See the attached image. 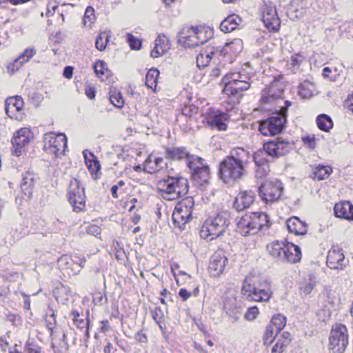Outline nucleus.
<instances>
[{
    "label": "nucleus",
    "instance_id": "cd10ccee",
    "mask_svg": "<svg viewBox=\"0 0 353 353\" xmlns=\"http://www.w3.org/2000/svg\"><path fill=\"white\" fill-rule=\"evenodd\" d=\"M37 181V176L31 172H26L22 178L21 188L23 194L28 198L32 195L34 183Z\"/></svg>",
    "mask_w": 353,
    "mask_h": 353
},
{
    "label": "nucleus",
    "instance_id": "79ce46f5",
    "mask_svg": "<svg viewBox=\"0 0 353 353\" xmlns=\"http://www.w3.org/2000/svg\"><path fill=\"white\" fill-rule=\"evenodd\" d=\"M277 335L278 334H276V329L273 327V325H268L263 335L264 345L268 346L272 344Z\"/></svg>",
    "mask_w": 353,
    "mask_h": 353
},
{
    "label": "nucleus",
    "instance_id": "5fc2aeb1",
    "mask_svg": "<svg viewBox=\"0 0 353 353\" xmlns=\"http://www.w3.org/2000/svg\"><path fill=\"white\" fill-rule=\"evenodd\" d=\"M241 73H227L223 77V83L239 82L241 79Z\"/></svg>",
    "mask_w": 353,
    "mask_h": 353
},
{
    "label": "nucleus",
    "instance_id": "774afa93",
    "mask_svg": "<svg viewBox=\"0 0 353 353\" xmlns=\"http://www.w3.org/2000/svg\"><path fill=\"white\" fill-rule=\"evenodd\" d=\"M103 294L100 292H95L93 295V302L95 304H101L103 300Z\"/></svg>",
    "mask_w": 353,
    "mask_h": 353
},
{
    "label": "nucleus",
    "instance_id": "a19ab883",
    "mask_svg": "<svg viewBox=\"0 0 353 353\" xmlns=\"http://www.w3.org/2000/svg\"><path fill=\"white\" fill-rule=\"evenodd\" d=\"M270 325H272L276 334H279L286 325V317L281 314H276L272 316Z\"/></svg>",
    "mask_w": 353,
    "mask_h": 353
},
{
    "label": "nucleus",
    "instance_id": "052dcab7",
    "mask_svg": "<svg viewBox=\"0 0 353 353\" xmlns=\"http://www.w3.org/2000/svg\"><path fill=\"white\" fill-rule=\"evenodd\" d=\"M304 143L308 144L309 147L312 149L315 148V138L314 137L307 136L303 137Z\"/></svg>",
    "mask_w": 353,
    "mask_h": 353
},
{
    "label": "nucleus",
    "instance_id": "338daca9",
    "mask_svg": "<svg viewBox=\"0 0 353 353\" xmlns=\"http://www.w3.org/2000/svg\"><path fill=\"white\" fill-rule=\"evenodd\" d=\"M135 339L140 343L147 342V336L142 332H139L135 334Z\"/></svg>",
    "mask_w": 353,
    "mask_h": 353
},
{
    "label": "nucleus",
    "instance_id": "f257e3e1",
    "mask_svg": "<svg viewBox=\"0 0 353 353\" xmlns=\"http://www.w3.org/2000/svg\"><path fill=\"white\" fill-rule=\"evenodd\" d=\"M250 154L247 150L238 148L233 150L220 163L219 174L225 183L232 185L247 174Z\"/></svg>",
    "mask_w": 353,
    "mask_h": 353
},
{
    "label": "nucleus",
    "instance_id": "f8f14e48",
    "mask_svg": "<svg viewBox=\"0 0 353 353\" xmlns=\"http://www.w3.org/2000/svg\"><path fill=\"white\" fill-rule=\"evenodd\" d=\"M43 142L44 150L57 157L63 154L67 148V138L63 134H46Z\"/></svg>",
    "mask_w": 353,
    "mask_h": 353
},
{
    "label": "nucleus",
    "instance_id": "412c9836",
    "mask_svg": "<svg viewBox=\"0 0 353 353\" xmlns=\"http://www.w3.org/2000/svg\"><path fill=\"white\" fill-rule=\"evenodd\" d=\"M307 0H292L286 8V14L292 20L301 18L305 12Z\"/></svg>",
    "mask_w": 353,
    "mask_h": 353
},
{
    "label": "nucleus",
    "instance_id": "37998d69",
    "mask_svg": "<svg viewBox=\"0 0 353 353\" xmlns=\"http://www.w3.org/2000/svg\"><path fill=\"white\" fill-rule=\"evenodd\" d=\"M110 101L115 107L121 108L124 105V100L121 94L115 88L111 89L109 92Z\"/></svg>",
    "mask_w": 353,
    "mask_h": 353
},
{
    "label": "nucleus",
    "instance_id": "f704fd0d",
    "mask_svg": "<svg viewBox=\"0 0 353 353\" xmlns=\"http://www.w3.org/2000/svg\"><path fill=\"white\" fill-rule=\"evenodd\" d=\"M242 21L236 14H232L225 18L220 24V29L223 32H230L235 30L238 25Z\"/></svg>",
    "mask_w": 353,
    "mask_h": 353
},
{
    "label": "nucleus",
    "instance_id": "8fccbe9b",
    "mask_svg": "<svg viewBox=\"0 0 353 353\" xmlns=\"http://www.w3.org/2000/svg\"><path fill=\"white\" fill-rule=\"evenodd\" d=\"M194 205V201L193 198L191 196H186L176 204V205L192 212L193 210Z\"/></svg>",
    "mask_w": 353,
    "mask_h": 353
},
{
    "label": "nucleus",
    "instance_id": "69168bd1",
    "mask_svg": "<svg viewBox=\"0 0 353 353\" xmlns=\"http://www.w3.org/2000/svg\"><path fill=\"white\" fill-rule=\"evenodd\" d=\"M73 74V67L72 66H66L63 70V76L66 79H71Z\"/></svg>",
    "mask_w": 353,
    "mask_h": 353
},
{
    "label": "nucleus",
    "instance_id": "58836bf2",
    "mask_svg": "<svg viewBox=\"0 0 353 353\" xmlns=\"http://www.w3.org/2000/svg\"><path fill=\"white\" fill-rule=\"evenodd\" d=\"M316 124L320 130L325 132H328L333 127V123L331 118L325 114H322L317 117Z\"/></svg>",
    "mask_w": 353,
    "mask_h": 353
},
{
    "label": "nucleus",
    "instance_id": "4be33fe9",
    "mask_svg": "<svg viewBox=\"0 0 353 353\" xmlns=\"http://www.w3.org/2000/svg\"><path fill=\"white\" fill-rule=\"evenodd\" d=\"M192 211L176 205L172 216L174 225L184 230L185 225L192 218Z\"/></svg>",
    "mask_w": 353,
    "mask_h": 353
},
{
    "label": "nucleus",
    "instance_id": "ea45409f",
    "mask_svg": "<svg viewBox=\"0 0 353 353\" xmlns=\"http://www.w3.org/2000/svg\"><path fill=\"white\" fill-rule=\"evenodd\" d=\"M84 156L85 163L90 172L91 173V175L92 176V178L94 179H97L99 177L101 169L99 161L96 159L88 160L86 155L84 154Z\"/></svg>",
    "mask_w": 353,
    "mask_h": 353
},
{
    "label": "nucleus",
    "instance_id": "de8ad7c7",
    "mask_svg": "<svg viewBox=\"0 0 353 353\" xmlns=\"http://www.w3.org/2000/svg\"><path fill=\"white\" fill-rule=\"evenodd\" d=\"M95 20L94 10L93 8L88 6L84 13L83 22L85 26H90Z\"/></svg>",
    "mask_w": 353,
    "mask_h": 353
},
{
    "label": "nucleus",
    "instance_id": "f3484780",
    "mask_svg": "<svg viewBox=\"0 0 353 353\" xmlns=\"http://www.w3.org/2000/svg\"><path fill=\"white\" fill-rule=\"evenodd\" d=\"M228 263V258L222 251L215 252L210 259L208 271L213 277L220 276Z\"/></svg>",
    "mask_w": 353,
    "mask_h": 353
},
{
    "label": "nucleus",
    "instance_id": "20e7f679",
    "mask_svg": "<svg viewBox=\"0 0 353 353\" xmlns=\"http://www.w3.org/2000/svg\"><path fill=\"white\" fill-rule=\"evenodd\" d=\"M241 292L245 299L253 301H268L272 295L270 285L253 275L245 278Z\"/></svg>",
    "mask_w": 353,
    "mask_h": 353
},
{
    "label": "nucleus",
    "instance_id": "473e14b6",
    "mask_svg": "<svg viewBox=\"0 0 353 353\" xmlns=\"http://www.w3.org/2000/svg\"><path fill=\"white\" fill-rule=\"evenodd\" d=\"M252 217L250 214H245L237 221V231L243 236L253 232Z\"/></svg>",
    "mask_w": 353,
    "mask_h": 353
},
{
    "label": "nucleus",
    "instance_id": "e2e57ef3",
    "mask_svg": "<svg viewBox=\"0 0 353 353\" xmlns=\"http://www.w3.org/2000/svg\"><path fill=\"white\" fill-rule=\"evenodd\" d=\"M285 348L286 347H283V345H282L281 343H279V345L275 343L272 348L271 353H283Z\"/></svg>",
    "mask_w": 353,
    "mask_h": 353
},
{
    "label": "nucleus",
    "instance_id": "9d476101",
    "mask_svg": "<svg viewBox=\"0 0 353 353\" xmlns=\"http://www.w3.org/2000/svg\"><path fill=\"white\" fill-rule=\"evenodd\" d=\"M330 349L334 353H343L348 344V334L346 327L341 323L332 326L330 337Z\"/></svg>",
    "mask_w": 353,
    "mask_h": 353
},
{
    "label": "nucleus",
    "instance_id": "ddd939ff",
    "mask_svg": "<svg viewBox=\"0 0 353 353\" xmlns=\"http://www.w3.org/2000/svg\"><path fill=\"white\" fill-rule=\"evenodd\" d=\"M186 165L192 171V174L195 180L200 179L203 183L208 181L210 168L205 164L204 160L202 158L190 154L187 159Z\"/></svg>",
    "mask_w": 353,
    "mask_h": 353
},
{
    "label": "nucleus",
    "instance_id": "dca6fc26",
    "mask_svg": "<svg viewBox=\"0 0 353 353\" xmlns=\"http://www.w3.org/2000/svg\"><path fill=\"white\" fill-rule=\"evenodd\" d=\"M262 21L270 30L276 31L279 29L281 20L278 17L275 6L270 2L265 3L261 9Z\"/></svg>",
    "mask_w": 353,
    "mask_h": 353
},
{
    "label": "nucleus",
    "instance_id": "c03bdc74",
    "mask_svg": "<svg viewBox=\"0 0 353 353\" xmlns=\"http://www.w3.org/2000/svg\"><path fill=\"white\" fill-rule=\"evenodd\" d=\"M110 35L103 32L99 34L95 39L96 48L100 51L105 49L108 42L109 41Z\"/></svg>",
    "mask_w": 353,
    "mask_h": 353
},
{
    "label": "nucleus",
    "instance_id": "39448f33",
    "mask_svg": "<svg viewBox=\"0 0 353 353\" xmlns=\"http://www.w3.org/2000/svg\"><path fill=\"white\" fill-rule=\"evenodd\" d=\"M266 248L270 256L283 263L294 264L301 259V248L292 243L276 241L267 245Z\"/></svg>",
    "mask_w": 353,
    "mask_h": 353
},
{
    "label": "nucleus",
    "instance_id": "6e6552de",
    "mask_svg": "<svg viewBox=\"0 0 353 353\" xmlns=\"http://www.w3.org/2000/svg\"><path fill=\"white\" fill-rule=\"evenodd\" d=\"M285 123L286 112H274L271 117L259 122L258 130L263 136H275L282 131Z\"/></svg>",
    "mask_w": 353,
    "mask_h": 353
},
{
    "label": "nucleus",
    "instance_id": "e433bc0d",
    "mask_svg": "<svg viewBox=\"0 0 353 353\" xmlns=\"http://www.w3.org/2000/svg\"><path fill=\"white\" fill-rule=\"evenodd\" d=\"M159 76V71L157 68H154L150 69L145 76V83L146 86L154 92H155L157 89Z\"/></svg>",
    "mask_w": 353,
    "mask_h": 353
},
{
    "label": "nucleus",
    "instance_id": "4d7b16f0",
    "mask_svg": "<svg viewBox=\"0 0 353 353\" xmlns=\"http://www.w3.org/2000/svg\"><path fill=\"white\" fill-rule=\"evenodd\" d=\"M196 112L197 108L194 105H186L182 109V114L188 117H192Z\"/></svg>",
    "mask_w": 353,
    "mask_h": 353
},
{
    "label": "nucleus",
    "instance_id": "1a4fd4ad",
    "mask_svg": "<svg viewBox=\"0 0 353 353\" xmlns=\"http://www.w3.org/2000/svg\"><path fill=\"white\" fill-rule=\"evenodd\" d=\"M68 200L73 206V210L79 212L85 208V195L84 187L77 178H72L68 188Z\"/></svg>",
    "mask_w": 353,
    "mask_h": 353
},
{
    "label": "nucleus",
    "instance_id": "a18cd8bd",
    "mask_svg": "<svg viewBox=\"0 0 353 353\" xmlns=\"http://www.w3.org/2000/svg\"><path fill=\"white\" fill-rule=\"evenodd\" d=\"M255 176L257 179L263 180L270 172L269 164L255 165Z\"/></svg>",
    "mask_w": 353,
    "mask_h": 353
},
{
    "label": "nucleus",
    "instance_id": "2f4dec72",
    "mask_svg": "<svg viewBox=\"0 0 353 353\" xmlns=\"http://www.w3.org/2000/svg\"><path fill=\"white\" fill-rule=\"evenodd\" d=\"M190 154L184 147H172L165 149V157L172 160L185 159V162L190 157Z\"/></svg>",
    "mask_w": 353,
    "mask_h": 353
},
{
    "label": "nucleus",
    "instance_id": "5701e85b",
    "mask_svg": "<svg viewBox=\"0 0 353 353\" xmlns=\"http://www.w3.org/2000/svg\"><path fill=\"white\" fill-rule=\"evenodd\" d=\"M23 101L21 97L15 96L7 99L5 104V110L7 115L11 118L19 119L21 117L17 115L14 112L19 113L23 108Z\"/></svg>",
    "mask_w": 353,
    "mask_h": 353
},
{
    "label": "nucleus",
    "instance_id": "a211bd4d",
    "mask_svg": "<svg viewBox=\"0 0 353 353\" xmlns=\"http://www.w3.org/2000/svg\"><path fill=\"white\" fill-rule=\"evenodd\" d=\"M345 256L341 248L332 247L327 256V265L332 270H343Z\"/></svg>",
    "mask_w": 353,
    "mask_h": 353
},
{
    "label": "nucleus",
    "instance_id": "7c9ffc66",
    "mask_svg": "<svg viewBox=\"0 0 353 353\" xmlns=\"http://www.w3.org/2000/svg\"><path fill=\"white\" fill-rule=\"evenodd\" d=\"M252 217V224L253 233L257 230H263L264 227H269V219L268 215L263 212H252L250 214Z\"/></svg>",
    "mask_w": 353,
    "mask_h": 353
},
{
    "label": "nucleus",
    "instance_id": "13d9d810",
    "mask_svg": "<svg viewBox=\"0 0 353 353\" xmlns=\"http://www.w3.org/2000/svg\"><path fill=\"white\" fill-rule=\"evenodd\" d=\"M57 292L65 296L63 299L64 300H68V297L71 296V290L68 285H61V287L57 289Z\"/></svg>",
    "mask_w": 353,
    "mask_h": 353
},
{
    "label": "nucleus",
    "instance_id": "72a5a7b5",
    "mask_svg": "<svg viewBox=\"0 0 353 353\" xmlns=\"http://www.w3.org/2000/svg\"><path fill=\"white\" fill-rule=\"evenodd\" d=\"M72 320L77 327L81 329H85L83 333V338L85 341H87L90 338L89 334V321L88 319H83V316L80 317V314L77 310H72L71 312Z\"/></svg>",
    "mask_w": 353,
    "mask_h": 353
},
{
    "label": "nucleus",
    "instance_id": "603ef678",
    "mask_svg": "<svg viewBox=\"0 0 353 353\" xmlns=\"http://www.w3.org/2000/svg\"><path fill=\"white\" fill-rule=\"evenodd\" d=\"M94 72L97 76L104 74L105 72H108L107 64L105 61L98 60L93 65Z\"/></svg>",
    "mask_w": 353,
    "mask_h": 353
},
{
    "label": "nucleus",
    "instance_id": "bf43d9fd",
    "mask_svg": "<svg viewBox=\"0 0 353 353\" xmlns=\"http://www.w3.org/2000/svg\"><path fill=\"white\" fill-rule=\"evenodd\" d=\"M192 295L191 292H188L185 288H181L179 292V296L183 301H187Z\"/></svg>",
    "mask_w": 353,
    "mask_h": 353
},
{
    "label": "nucleus",
    "instance_id": "bb28decb",
    "mask_svg": "<svg viewBox=\"0 0 353 353\" xmlns=\"http://www.w3.org/2000/svg\"><path fill=\"white\" fill-rule=\"evenodd\" d=\"M250 87V81L240 80L239 82L225 83L223 92L228 95H236L241 91L247 90Z\"/></svg>",
    "mask_w": 353,
    "mask_h": 353
},
{
    "label": "nucleus",
    "instance_id": "a878e982",
    "mask_svg": "<svg viewBox=\"0 0 353 353\" xmlns=\"http://www.w3.org/2000/svg\"><path fill=\"white\" fill-rule=\"evenodd\" d=\"M170 48V40L164 34H159L155 40L154 47L150 55L153 58H158L166 53Z\"/></svg>",
    "mask_w": 353,
    "mask_h": 353
},
{
    "label": "nucleus",
    "instance_id": "4c0bfd02",
    "mask_svg": "<svg viewBox=\"0 0 353 353\" xmlns=\"http://www.w3.org/2000/svg\"><path fill=\"white\" fill-rule=\"evenodd\" d=\"M316 285V279L314 276L310 274L305 278L300 284V290L305 295L310 294Z\"/></svg>",
    "mask_w": 353,
    "mask_h": 353
},
{
    "label": "nucleus",
    "instance_id": "0eeeda50",
    "mask_svg": "<svg viewBox=\"0 0 353 353\" xmlns=\"http://www.w3.org/2000/svg\"><path fill=\"white\" fill-rule=\"evenodd\" d=\"M211 30L202 27H183L177 36L178 43L185 48H194L203 44L212 37Z\"/></svg>",
    "mask_w": 353,
    "mask_h": 353
},
{
    "label": "nucleus",
    "instance_id": "6e6d98bb",
    "mask_svg": "<svg viewBox=\"0 0 353 353\" xmlns=\"http://www.w3.org/2000/svg\"><path fill=\"white\" fill-rule=\"evenodd\" d=\"M259 314V309L256 306L250 307L245 314L244 318L248 321L254 320Z\"/></svg>",
    "mask_w": 353,
    "mask_h": 353
},
{
    "label": "nucleus",
    "instance_id": "c9c22d12",
    "mask_svg": "<svg viewBox=\"0 0 353 353\" xmlns=\"http://www.w3.org/2000/svg\"><path fill=\"white\" fill-rule=\"evenodd\" d=\"M332 172L330 166H325L323 165H317L311 174L313 179L321 181L327 177Z\"/></svg>",
    "mask_w": 353,
    "mask_h": 353
},
{
    "label": "nucleus",
    "instance_id": "680f3d73",
    "mask_svg": "<svg viewBox=\"0 0 353 353\" xmlns=\"http://www.w3.org/2000/svg\"><path fill=\"white\" fill-rule=\"evenodd\" d=\"M345 105L348 111L353 114V93L348 97L347 99L345 102Z\"/></svg>",
    "mask_w": 353,
    "mask_h": 353
},
{
    "label": "nucleus",
    "instance_id": "b1692460",
    "mask_svg": "<svg viewBox=\"0 0 353 353\" xmlns=\"http://www.w3.org/2000/svg\"><path fill=\"white\" fill-rule=\"evenodd\" d=\"M334 212L336 217L348 221L353 220V205L350 201H345L336 203Z\"/></svg>",
    "mask_w": 353,
    "mask_h": 353
},
{
    "label": "nucleus",
    "instance_id": "393cba45",
    "mask_svg": "<svg viewBox=\"0 0 353 353\" xmlns=\"http://www.w3.org/2000/svg\"><path fill=\"white\" fill-rule=\"evenodd\" d=\"M254 201V194L251 191H244L240 192L234 202V208L238 210L241 211L244 209L248 208Z\"/></svg>",
    "mask_w": 353,
    "mask_h": 353
},
{
    "label": "nucleus",
    "instance_id": "09e8293b",
    "mask_svg": "<svg viewBox=\"0 0 353 353\" xmlns=\"http://www.w3.org/2000/svg\"><path fill=\"white\" fill-rule=\"evenodd\" d=\"M127 41L132 50H139L141 47V40L136 38L134 35L130 33L126 34Z\"/></svg>",
    "mask_w": 353,
    "mask_h": 353
},
{
    "label": "nucleus",
    "instance_id": "c85d7f7f",
    "mask_svg": "<svg viewBox=\"0 0 353 353\" xmlns=\"http://www.w3.org/2000/svg\"><path fill=\"white\" fill-rule=\"evenodd\" d=\"M36 53L34 48H26L18 58H17L13 63L8 68L9 70L14 72L18 70L25 63L28 62Z\"/></svg>",
    "mask_w": 353,
    "mask_h": 353
},
{
    "label": "nucleus",
    "instance_id": "423d86ee",
    "mask_svg": "<svg viewBox=\"0 0 353 353\" xmlns=\"http://www.w3.org/2000/svg\"><path fill=\"white\" fill-rule=\"evenodd\" d=\"M159 190L167 200H176L187 194L188 180L182 176H168L159 183Z\"/></svg>",
    "mask_w": 353,
    "mask_h": 353
},
{
    "label": "nucleus",
    "instance_id": "7ed1b4c3",
    "mask_svg": "<svg viewBox=\"0 0 353 353\" xmlns=\"http://www.w3.org/2000/svg\"><path fill=\"white\" fill-rule=\"evenodd\" d=\"M292 149V143L291 142L278 138L265 143L261 150L254 152L253 161L255 165L268 164L270 161L268 157L279 158L288 154Z\"/></svg>",
    "mask_w": 353,
    "mask_h": 353
},
{
    "label": "nucleus",
    "instance_id": "3c124183",
    "mask_svg": "<svg viewBox=\"0 0 353 353\" xmlns=\"http://www.w3.org/2000/svg\"><path fill=\"white\" fill-rule=\"evenodd\" d=\"M209 53L211 54L210 52H207L203 53L201 51L196 57V65L199 68H204L209 64V60L208 59V56Z\"/></svg>",
    "mask_w": 353,
    "mask_h": 353
},
{
    "label": "nucleus",
    "instance_id": "f03ea898",
    "mask_svg": "<svg viewBox=\"0 0 353 353\" xmlns=\"http://www.w3.org/2000/svg\"><path fill=\"white\" fill-rule=\"evenodd\" d=\"M231 216L228 210L218 211L205 220L200 230L202 239L212 241L222 235L230 224Z\"/></svg>",
    "mask_w": 353,
    "mask_h": 353
},
{
    "label": "nucleus",
    "instance_id": "4468645a",
    "mask_svg": "<svg viewBox=\"0 0 353 353\" xmlns=\"http://www.w3.org/2000/svg\"><path fill=\"white\" fill-rule=\"evenodd\" d=\"M204 120L212 129H216L219 131L225 130L227 124L225 121L229 119L227 113L221 112L215 108H209L203 113Z\"/></svg>",
    "mask_w": 353,
    "mask_h": 353
},
{
    "label": "nucleus",
    "instance_id": "0e129e2a",
    "mask_svg": "<svg viewBox=\"0 0 353 353\" xmlns=\"http://www.w3.org/2000/svg\"><path fill=\"white\" fill-rule=\"evenodd\" d=\"M85 94L90 99H94L96 97V90L94 88L89 87L85 88Z\"/></svg>",
    "mask_w": 353,
    "mask_h": 353
},
{
    "label": "nucleus",
    "instance_id": "49530a36",
    "mask_svg": "<svg viewBox=\"0 0 353 353\" xmlns=\"http://www.w3.org/2000/svg\"><path fill=\"white\" fill-rule=\"evenodd\" d=\"M313 88V85L308 82H304L300 84L299 89V94L303 98H309L313 94V90L311 89Z\"/></svg>",
    "mask_w": 353,
    "mask_h": 353
},
{
    "label": "nucleus",
    "instance_id": "6ab92c4d",
    "mask_svg": "<svg viewBox=\"0 0 353 353\" xmlns=\"http://www.w3.org/2000/svg\"><path fill=\"white\" fill-rule=\"evenodd\" d=\"M234 46H237L239 51H241L242 49L241 41L240 39H236V40L232 41L229 43H225L224 48L215 47L214 46L209 45L205 49L201 50V52L203 53H204V52H207L208 51L209 52L211 51V54L209 53V55L208 56V59L209 60V62H210V61L213 58H216V59H219L220 57H221L223 54H225L228 53L227 51V48H226L227 47H230L232 48H234Z\"/></svg>",
    "mask_w": 353,
    "mask_h": 353
},
{
    "label": "nucleus",
    "instance_id": "c756f323",
    "mask_svg": "<svg viewBox=\"0 0 353 353\" xmlns=\"http://www.w3.org/2000/svg\"><path fill=\"white\" fill-rule=\"evenodd\" d=\"M287 226L290 232L296 235H303L307 233V224L298 217L293 216L287 221Z\"/></svg>",
    "mask_w": 353,
    "mask_h": 353
},
{
    "label": "nucleus",
    "instance_id": "aec40b11",
    "mask_svg": "<svg viewBox=\"0 0 353 353\" xmlns=\"http://www.w3.org/2000/svg\"><path fill=\"white\" fill-rule=\"evenodd\" d=\"M283 92V83L279 80H274L269 85L268 88H266L263 90V95L261 97V100L263 102H270L281 98Z\"/></svg>",
    "mask_w": 353,
    "mask_h": 353
},
{
    "label": "nucleus",
    "instance_id": "2eb2a0df",
    "mask_svg": "<svg viewBox=\"0 0 353 353\" xmlns=\"http://www.w3.org/2000/svg\"><path fill=\"white\" fill-rule=\"evenodd\" d=\"M32 138V133L29 128H23L17 130L11 140L12 154L17 157L21 156Z\"/></svg>",
    "mask_w": 353,
    "mask_h": 353
},
{
    "label": "nucleus",
    "instance_id": "864d4df0",
    "mask_svg": "<svg viewBox=\"0 0 353 353\" xmlns=\"http://www.w3.org/2000/svg\"><path fill=\"white\" fill-rule=\"evenodd\" d=\"M46 322L48 330L52 332L56 323L55 314L52 310H50L46 314Z\"/></svg>",
    "mask_w": 353,
    "mask_h": 353
},
{
    "label": "nucleus",
    "instance_id": "9b49d317",
    "mask_svg": "<svg viewBox=\"0 0 353 353\" xmlns=\"http://www.w3.org/2000/svg\"><path fill=\"white\" fill-rule=\"evenodd\" d=\"M283 190V183L280 181L269 180L261 184L259 194L263 202L271 204L280 199Z\"/></svg>",
    "mask_w": 353,
    "mask_h": 353
}]
</instances>
